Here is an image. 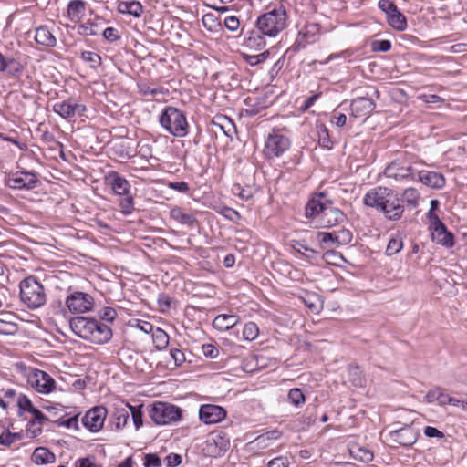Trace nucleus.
Here are the masks:
<instances>
[{
    "label": "nucleus",
    "mask_w": 467,
    "mask_h": 467,
    "mask_svg": "<svg viewBox=\"0 0 467 467\" xmlns=\"http://www.w3.org/2000/svg\"><path fill=\"white\" fill-rule=\"evenodd\" d=\"M161 126L174 137H184L188 133V122L184 113L175 107H166L159 118Z\"/></svg>",
    "instance_id": "obj_3"
},
{
    "label": "nucleus",
    "mask_w": 467,
    "mask_h": 467,
    "mask_svg": "<svg viewBox=\"0 0 467 467\" xmlns=\"http://www.w3.org/2000/svg\"><path fill=\"white\" fill-rule=\"evenodd\" d=\"M224 25L230 31H236L239 28L240 22L236 16H230L224 19Z\"/></svg>",
    "instance_id": "obj_55"
},
{
    "label": "nucleus",
    "mask_w": 467,
    "mask_h": 467,
    "mask_svg": "<svg viewBox=\"0 0 467 467\" xmlns=\"http://www.w3.org/2000/svg\"><path fill=\"white\" fill-rule=\"evenodd\" d=\"M226 417V411L223 408L213 405L204 404L200 407L199 419L204 424H215L222 421Z\"/></svg>",
    "instance_id": "obj_15"
},
{
    "label": "nucleus",
    "mask_w": 467,
    "mask_h": 467,
    "mask_svg": "<svg viewBox=\"0 0 467 467\" xmlns=\"http://www.w3.org/2000/svg\"><path fill=\"white\" fill-rule=\"evenodd\" d=\"M21 439L22 435L20 433L11 432L0 420V445L9 447Z\"/></svg>",
    "instance_id": "obj_29"
},
{
    "label": "nucleus",
    "mask_w": 467,
    "mask_h": 467,
    "mask_svg": "<svg viewBox=\"0 0 467 467\" xmlns=\"http://www.w3.org/2000/svg\"><path fill=\"white\" fill-rule=\"evenodd\" d=\"M202 353L207 358H214L218 357L219 350L215 346H213L212 344H204L202 346Z\"/></svg>",
    "instance_id": "obj_53"
},
{
    "label": "nucleus",
    "mask_w": 467,
    "mask_h": 467,
    "mask_svg": "<svg viewBox=\"0 0 467 467\" xmlns=\"http://www.w3.org/2000/svg\"><path fill=\"white\" fill-rule=\"evenodd\" d=\"M78 32L82 36H96L98 35L97 25L88 21L78 27Z\"/></svg>",
    "instance_id": "obj_43"
},
{
    "label": "nucleus",
    "mask_w": 467,
    "mask_h": 467,
    "mask_svg": "<svg viewBox=\"0 0 467 467\" xmlns=\"http://www.w3.org/2000/svg\"><path fill=\"white\" fill-rule=\"evenodd\" d=\"M55 455L48 449L45 447H38L35 449L32 454V461L36 464H47L55 461Z\"/></svg>",
    "instance_id": "obj_28"
},
{
    "label": "nucleus",
    "mask_w": 467,
    "mask_h": 467,
    "mask_svg": "<svg viewBox=\"0 0 467 467\" xmlns=\"http://www.w3.org/2000/svg\"><path fill=\"white\" fill-rule=\"evenodd\" d=\"M91 334L90 342L95 344H105L112 337V331L109 327L98 320L94 323Z\"/></svg>",
    "instance_id": "obj_23"
},
{
    "label": "nucleus",
    "mask_w": 467,
    "mask_h": 467,
    "mask_svg": "<svg viewBox=\"0 0 467 467\" xmlns=\"http://www.w3.org/2000/svg\"><path fill=\"white\" fill-rule=\"evenodd\" d=\"M27 383L40 394H49L56 389L55 379L47 372L36 368H26Z\"/></svg>",
    "instance_id": "obj_6"
},
{
    "label": "nucleus",
    "mask_w": 467,
    "mask_h": 467,
    "mask_svg": "<svg viewBox=\"0 0 467 467\" xmlns=\"http://www.w3.org/2000/svg\"><path fill=\"white\" fill-rule=\"evenodd\" d=\"M304 302L312 312L318 313L321 309V302L316 295L309 296Z\"/></svg>",
    "instance_id": "obj_47"
},
{
    "label": "nucleus",
    "mask_w": 467,
    "mask_h": 467,
    "mask_svg": "<svg viewBox=\"0 0 467 467\" xmlns=\"http://www.w3.org/2000/svg\"><path fill=\"white\" fill-rule=\"evenodd\" d=\"M53 110L61 118L69 119L76 116H82L86 110V106L78 103L73 99H68L54 104Z\"/></svg>",
    "instance_id": "obj_12"
},
{
    "label": "nucleus",
    "mask_w": 467,
    "mask_h": 467,
    "mask_svg": "<svg viewBox=\"0 0 467 467\" xmlns=\"http://www.w3.org/2000/svg\"><path fill=\"white\" fill-rule=\"evenodd\" d=\"M229 447L230 441L223 431L212 433L206 441L207 451L213 456H221Z\"/></svg>",
    "instance_id": "obj_17"
},
{
    "label": "nucleus",
    "mask_w": 467,
    "mask_h": 467,
    "mask_svg": "<svg viewBox=\"0 0 467 467\" xmlns=\"http://www.w3.org/2000/svg\"><path fill=\"white\" fill-rule=\"evenodd\" d=\"M437 402L441 406H444V405H447V404H450V405H452V406H456L459 403L458 399L450 397L441 388H440V394L438 395Z\"/></svg>",
    "instance_id": "obj_45"
},
{
    "label": "nucleus",
    "mask_w": 467,
    "mask_h": 467,
    "mask_svg": "<svg viewBox=\"0 0 467 467\" xmlns=\"http://www.w3.org/2000/svg\"><path fill=\"white\" fill-rule=\"evenodd\" d=\"M170 353L176 366H181L185 361V356L182 350L178 348H171Z\"/></svg>",
    "instance_id": "obj_56"
},
{
    "label": "nucleus",
    "mask_w": 467,
    "mask_h": 467,
    "mask_svg": "<svg viewBox=\"0 0 467 467\" xmlns=\"http://www.w3.org/2000/svg\"><path fill=\"white\" fill-rule=\"evenodd\" d=\"M107 417V409L97 406L87 411L82 419L83 425L92 432L99 431L104 425Z\"/></svg>",
    "instance_id": "obj_11"
},
{
    "label": "nucleus",
    "mask_w": 467,
    "mask_h": 467,
    "mask_svg": "<svg viewBox=\"0 0 467 467\" xmlns=\"http://www.w3.org/2000/svg\"><path fill=\"white\" fill-rule=\"evenodd\" d=\"M149 416L156 425H169L181 420L182 410L171 403L157 401L150 406Z\"/></svg>",
    "instance_id": "obj_5"
},
{
    "label": "nucleus",
    "mask_w": 467,
    "mask_h": 467,
    "mask_svg": "<svg viewBox=\"0 0 467 467\" xmlns=\"http://www.w3.org/2000/svg\"><path fill=\"white\" fill-rule=\"evenodd\" d=\"M350 454L357 460L363 462H370L373 460V453L364 447L354 446L350 450Z\"/></svg>",
    "instance_id": "obj_34"
},
{
    "label": "nucleus",
    "mask_w": 467,
    "mask_h": 467,
    "mask_svg": "<svg viewBox=\"0 0 467 467\" xmlns=\"http://www.w3.org/2000/svg\"><path fill=\"white\" fill-rule=\"evenodd\" d=\"M35 40L37 44L48 47L57 45V38L46 26H41L36 29Z\"/></svg>",
    "instance_id": "obj_25"
},
{
    "label": "nucleus",
    "mask_w": 467,
    "mask_h": 467,
    "mask_svg": "<svg viewBox=\"0 0 467 467\" xmlns=\"http://www.w3.org/2000/svg\"><path fill=\"white\" fill-rule=\"evenodd\" d=\"M350 108L354 117H365L374 110L375 103L367 97H358L352 100Z\"/></svg>",
    "instance_id": "obj_19"
},
{
    "label": "nucleus",
    "mask_w": 467,
    "mask_h": 467,
    "mask_svg": "<svg viewBox=\"0 0 467 467\" xmlns=\"http://www.w3.org/2000/svg\"><path fill=\"white\" fill-rule=\"evenodd\" d=\"M424 434L429 438L442 439L444 437V433L442 431L431 426L425 427Z\"/></svg>",
    "instance_id": "obj_57"
},
{
    "label": "nucleus",
    "mask_w": 467,
    "mask_h": 467,
    "mask_svg": "<svg viewBox=\"0 0 467 467\" xmlns=\"http://www.w3.org/2000/svg\"><path fill=\"white\" fill-rule=\"evenodd\" d=\"M161 465V459L155 454H147L145 456V467H160Z\"/></svg>",
    "instance_id": "obj_54"
},
{
    "label": "nucleus",
    "mask_w": 467,
    "mask_h": 467,
    "mask_svg": "<svg viewBox=\"0 0 467 467\" xmlns=\"http://www.w3.org/2000/svg\"><path fill=\"white\" fill-rule=\"evenodd\" d=\"M389 435L392 441L397 444L409 447L417 441L419 432L411 425H404L400 429L391 431Z\"/></svg>",
    "instance_id": "obj_13"
},
{
    "label": "nucleus",
    "mask_w": 467,
    "mask_h": 467,
    "mask_svg": "<svg viewBox=\"0 0 467 467\" xmlns=\"http://www.w3.org/2000/svg\"><path fill=\"white\" fill-rule=\"evenodd\" d=\"M170 214L173 220L187 226H193V224L197 222L192 213L185 212L181 207L172 208L170 212Z\"/></svg>",
    "instance_id": "obj_26"
},
{
    "label": "nucleus",
    "mask_w": 467,
    "mask_h": 467,
    "mask_svg": "<svg viewBox=\"0 0 467 467\" xmlns=\"http://www.w3.org/2000/svg\"><path fill=\"white\" fill-rule=\"evenodd\" d=\"M245 45L249 48L260 50L265 47V41L258 32H252L251 36L246 39Z\"/></svg>",
    "instance_id": "obj_35"
},
{
    "label": "nucleus",
    "mask_w": 467,
    "mask_h": 467,
    "mask_svg": "<svg viewBox=\"0 0 467 467\" xmlns=\"http://www.w3.org/2000/svg\"><path fill=\"white\" fill-rule=\"evenodd\" d=\"M17 405L20 410L30 411L34 408L32 401L26 396H20L18 398Z\"/></svg>",
    "instance_id": "obj_60"
},
{
    "label": "nucleus",
    "mask_w": 467,
    "mask_h": 467,
    "mask_svg": "<svg viewBox=\"0 0 467 467\" xmlns=\"http://www.w3.org/2000/svg\"><path fill=\"white\" fill-rule=\"evenodd\" d=\"M403 247L402 239L399 236L393 237L389 240L387 248L386 254L389 256L398 254Z\"/></svg>",
    "instance_id": "obj_38"
},
{
    "label": "nucleus",
    "mask_w": 467,
    "mask_h": 467,
    "mask_svg": "<svg viewBox=\"0 0 467 467\" xmlns=\"http://www.w3.org/2000/svg\"><path fill=\"white\" fill-rule=\"evenodd\" d=\"M85 11V2L82 0H72L67 5V15L72 21H78Z\"/></svg>",
    "instance_id": "obj_30"
},
{
    "label": "nucleus",
    "mask_w": 467,
    "mask_h": 467,
    "mask_svg": "<svg viewBox=\"0 0 467 467\" xmlns=\"http://www.w3.org/2000/svg\"><path fill=\"white\" fill-rule=\"evenodd\" d=\"M20 298L28 308H38L47 300L45 288L34 276L26 277L20 283Z\"/></svg>",
    "instance_id": "obj_4"
},
{
    "label": "nucleus",
    "mask_w": 467,
    "mask_h": 467,
    "mask_svg": "<svg viewBox=\"0 0 467 467\" xmlns=\"http://www.w3.org/2000/svg\"><path fill=\"white\" fill-rule=\"evenodd\" d=\"M95 321L94 318L78 316L69 320V326L78 337L90 341Z\"/></svg>",
    "instance_id": "obj_14"
},
{
    "label": "nucleus",
    "mask_w": 467,
    "mask_h": 467,
    "mask_svg": "<svg viewBox=\"0 0 467 467\" xmlns=\"http://www.w3.org/2000/svg\"><path fill=\"white\" fill-rule=\"evenodd\" d=\"M287 398L290 403L295 405L296 407L303 405L306 401L305 395L303 394L302 390L298 388L291 389L288 392Z\"/></svg>",
    "instance_id": "obj_36"
},
{
    "label": "nucleus",
    "mask_w": 467,
    "mask_h": 467,
    "mask_svg": "<svg viewBox=\"0 0 467 467\" xmlns=\"http://www.w3.org/2000/svg\"><path fill=\"white\" fill-rule=\"evenodd\" d=\"M133 423L135 425L136 430L140 429L143 424V414L141 412L140 409H133L132 414H131Z\"/></svg>",
    "instance_id": "obj_59"
},
{
    "label": "nucleus",
    "mask_w": 467,
    "mask_h": 467,
    "mask_svg": "<svg viewBox=\"0 0 467 467\" xmlns=\"http://www.w3.org/2000/svg\"><path fill=\"white\" fill-rule=\"evenodd\" d=\"M0 316V320L4 323V326L8 328L9 334L14 333L16 330V325L13 321L16 317L10 312L1 313Z\"/></svg>",
    "instance_id": "obj_42"
},
{
    "label": "nucleus",
    "mask_w": 467,
    "mask_h": 467,
    "mask_svg": "<svg viewBox=\"0 0 467 467\" xmlns=\"http://www.w3.org/2000/svg\"><path fill=\"white\" fill-rule=\"evenodd\" d=\"M107 183L110 185L113 192L118 195H128L130 192V182L117 171H110L106 176Z\"/></svg>",
    "instance_id": "obj_20"
},
{
    "label": "nucleus",
    "mask_w": 467,
    "mask_h": 467,
    "mask_svg": "<svg viewBox=\"0 0 467 467\" xmlns=\"http://www.w3.org/2000/svg\"><path fill=\"white\" fill-rule=\"evenodd\" d=\"M337 236H335L336 244L339 245H346L349 244L352 240V234L348 229H341L336 232Z\"/></svg>",
    "instance_id": "obj_40"
},
{
    "label": "nucleus",
    "mask_w": 467,
    "mask_h": 467,
    "mask_svg": "<svg viewBox=\"0 0 467 467\" xmlns=\"http://www.w3.org/2000/svg\"><path fill=\"white\" fill-rule=\"evenodd\" d=\"M348 379L355 387H362L365 382L364 375L360 368L357 366H348Z\"/></svg>",
    "instance_id": "obj_32"
},
{
    "label": "nucleus",
    "mask_w": 467,
    "mask_h": 467,
    "mask_svg": "<svg viewBox=\"0 0 467 467\" xmlns=\"http://www.w3.org/2000/svg\"><path fill=\"white\" fill-rule=\"evenodd\" d=\"M318 141L319 144L324 148L330 149L332 147V142L329 139L328 130L324 125H321L319 127Z\"/></svg>",
    "instance_id": "obj_44"
},
{
    "label": "nucleus",
    "mask_w": 467,
    "mask_h": 467,
    "mask_svg": "<svg viewBox=\"0 0 467 467\" xmlns=\"http://www.w3.org/2000/svg\"><path fill=\"white\" fill-rule=\"evenodd\" d=\"M403 200L412 207L418 205L419 193L413 188H408L403 192Z\"/></svg>",
    "instance_id": "obj_41"
},
{
    "label": "nucleus",
    "mask_w": 467,
    "mask_h": 467,
    "mask_svg": "<svg viewBox=\"0 0 467 467\" xmlns=\"http://www.w3.org/2000/svg\"><path fill=\"white\" fill-rule=\"evenodd\" d=\"M133 204L134 202L132 196H130L129 194L126 195V197L119 203L121 213L126 215L130 214L133 211Z\"/></svg>",
    "instance_id": "obj_48"
},
{
    "label": "nucleus",
    "mask_w": 467,
    "mask_h": 467,
    "mask_svg": "<svg viewBox=\"0 0 467 467\" xmlns=\"http://www.w3.org/2000/svg\"><path fill=\"white\" fill-rule=\"evenodd\" d=\"M286 20V11L283 5H280L261 15L257 18L256 26L262 35L275 37L285 28Z\"/></svg>",
    "instance_id": "obj_2"
},
{
    "label": "nucleus",
    "mask_w": 467,
    "mask_h": 467,
    "mask_svg": "<svg viewBox=\"0 0 467 467\" xmlns=\"http://www.w3.org/2000/svg\"><path fill=\"white\" fill-rule=\"evenodd\" d=\"M419 180L426 186L433 189H441L445 184L444 176L436 171H421L418 174Z\"/></svg>",
    "instance_id": "obj_21"
},
{
    "label": "nucleus",
    "mask_w": 467,
    "mask_h": 467,
    "mask_svg": "<svg viewBox=\"0 0 467 467\" xmlns=\"http://www.w3.org/2000/svg\"><path fill=\"white\" fill-rule=\"evenodd\" d=\"M77 467H100L98 466L90 458H81L76 462Z\"/></svg>",
    "instance_id": "obj_64"
},
{
    "label": "nucleus",
    "mask_w": 467,
    "mask_h": 467,
    "mask_svg": "<svg viewBox=\"0 0 467 467\" xmlns=\"http://www.w3.org/2000/svg\"><path fill=\"white\" fill-rule=\"evenodd\" d=\"M326 197L325 193L320 192L315 194L306 203L305 208V215L306 218H314L316 216L321 217L323 211L327 207L328 201L323 202L322 199Z\"/></svg>",
    "instance_id": "obj_18"
},
{
    "label": "nucleus",
    "mask_w": 467,
    "mask_h": 467,
    "mask_svg": "<svg viewBox=\"0 0 467 467\" xmlns=\"http://www.w3.org/2000/svg\"><path fill=\"white\" fill-rule=\"evenodd\" d=\"M268 55H269L268 50L262 52L258 55H249L246 57V61L250 65L254 66V65L264 62L267 58Z\"/></svg>",
    "instance_id": "obj_51"
},
{
    "label": "nucleus",
    "mask_w": 467,
    "mask_h": 467,
    "mask_svg": "<svg viewBox=\"0 0 467 467\" xmlns=\"http://www.w3.org/2000/svg\"><path fill=\"white\" fill-rule=\"evenodd\" d=\"M103 36L111 42H114L119 38V36L118 35V30L114 27H107L103 31Z\"/></svg>",
    "instance_id": "obj_61"
},
{
    "label": "nucleus",
    "mask_w": 467,
    "mask_h": 467,
    "mask_svg": "<svg viewBox=\"0 0 467 467\" xmlns=\"http://www.w3.org/2000/svg\"><path fill=\"white\" fill-rule=\"evenodd\" d=\"M290 146L287 137L273 131L268 135L264 152L267 158L278 157L283 154Z\"/></svg>",
    "instance_id": "obj_9"
},
{
    "label": "nucleus",
    "mask_w": 467,
    "mask_h": 467,
    "mask_svg": "<svg viewBox=\"0 0 467 467\" xmlns=\"http://www.w3.org/2000/svg\"><path fill=\"white\" fill-rule=\"evenodd\" d=\"M440 394V388H434L430 389L424 396V401L427 403L437 402L438 395Z\"/></svg>",
    "instance_id": "obj_62"
},
{
    "label": "nucleus",
    "mask_w": 467,
    "mask_h": 467,
    "mask_svg": "<svg viewBox=\"0 0 467 467\" xmlns=\"http://www.w3.org/2000/svg\"><path fill=\"white\" fill-rule=\"evenodd\" d=\"M413 172L414 169L411 161L404 157L392 161L384 170V175L395 181L413 179Z\"/></svg>",
    "instance_id": "obj_7"
},
{
    "label": "nucleus",
    "mask_w": 467,
    "mask_h": 467,
    "mask_svg": "<svg viewBox=\"0 0 467 467\" xmlns=\"http://www.w3.org/2000/svg\"><path fill=\"white\" fill-rule=\"evenodd\" d=\"M6 64H8V67L6 69H8L11 74L16 75V74H19L22 72L21 65L15 59H7L6 58Z\"/></svg>",
    "instance_id": "obj_63"
},
{
    "label": "nucleus",
    "mask_w": 467,
    "mask_h": 467,
    "mask_svg": "<svg viewBox=\"0 0 467 467\" xmlns=\"http://www.w3.org/2000/svg\"><path fill=\"white\" fill-rule=\"evenodd\" d=\"M240 322V317L237 315L221 314L215 317L213 321V327L219 331H225Z\"/></svg>",
    "instance_id": "obj_24"
},
{
    "label": "nucleus",
    "mask_w": 467,
    "mask_h": 467,
    "mask_svg": "<svg viewBox=\"0 0 467 467\" xmlns=\"http://www.w3.org/2000/svg\"><path fill=\"white\" fill-rule=\"evenodd\" d=\"M259 334V328L257 325L254 322H248L244 325V330H243V337L247 341H253L254 340Z\"/></svg>",
    "instance_id": "obj_37"
},
{
    "label": "nucleus",
    "mask_w": 467,
    "mask_h": 467,
    "mask_svg": "<svg viewBox=\"0 0 467 467\" xmlns=\"http://www.w3.org/2000/svg\"><path fill=\"white\" fill-rule=\"evenodd\" d=\"M39 181L37 175L33 171H17L13 177L8 178L6 185L15 190H33L35 189Z\"/></svg>",
    "instance_id": "obj_10"
},
{
    "label": "nucleus",
    "mask_w": 467,
    "mask_h": 467,
    "mask_svg": "<svg viewBox=\"0 0 467 467\" xmlns=\"http://www.w3.org/2000/svg\"><path fill=\"white\" fill-rule=\"evenodd\" d=\"M379 7L387 15V17L397 10V5L389 0H380L379 2Z\"/></svg>",
    "instance_id": "obj_50"
},
{
    "label": "nucleus",
    "mask_w": 467,
    "mask_h": 467,
    "mask_svg": "<svg viewBox=\"0 0 467 467\" xmlns=\"http://www.w3.org/2000/svg\"><path fill=\"white\" fill-rule=\"evenodd\" d=\"M290 461L285 456L275 457L268 462V467H288Z\"/></svg>",
    "instance_id": "obj_52"
},
{
    "label": "nucleus",
    "mask_w": 467,
    "mask_h": 467,
    "mask_svg": "<svg viewBox=\"0 0 467 467\" xmlns=\"http://www.w3.org/2000/svg\"><path fill=\"white\" fill-rule=\"evenodd\" d=\"M66 306L71 313H85L94 306L93 297L83 292H74L66 299Z\"/></svg>",
    "instance_id": "obj_8"
},
{
    "label": "nucleus",
    "mask_w": 467,
    "mask_h": 467,
    "mask_svg": "<svg viewBox=\"0 0 467 467\" xmlns=\"http://www.w3.org/2000/svg\"><path fill=\"white\" fill-rule=\"evenodd\" d=\"M81 58L88 62L90 64V67L93 68L98 67L101 63V57L99 54L91 51H83L81 53Z\"/></svg>",
    "instance_id": "obj_39"
},
{
    "label": "nucleus",
    "mask_w": 467,
    "mask_h": 467,
    "mask_svg": "<svg viewBox=\"0 0 467 467\" xmlns=\"http://www.w3.org/2000/svg\"><path fill=\"white\" fill-rule=\"evenodd\" d=\"M347 220L346 214L332 206V202H328L327 207L323 211L319 222L321 227L330 228L337 224L342 223Z\"/></svg>",
    "instance_id": "obj_16"
},
{
    "label": "nucleus",
    "mask_w": 467,
    "mask_h": 467,
    "mask_svg": "<svg viewBox=\"0 0 467 467\" xmlns=\"http://www.w3.org/2000/svg\"><path fill=\"white\" fill-rule=\"evenodd\" d=\"M388 22L391 27L398 31H403L407 27L406 17L398 9L388 17Z\"/></svg>",
    "instance_id": "obj_31"
},
{
    "label": "nucleus",
    "mask_w": 467,
    "mask_h": 467,
    "mask_svg": "<svg viewBox=\"0 0 467 467\" xmlns=\"http://www.w3.org/2000/svg\"><path fill=\"white\" fill-rule=\"evenodd\" d=\"M280 436L281 432L279 431H272L258 436L254 440V442L256 443V445H260L264 441H271L273 440H277L278 438H280Z\"/></svg>",
    "instance_id": "obj_46"
},
{
    "label": "nucleus",
    "mask_w": 467,
    "mask_h": 467,
    "mask_svg": "<svg viewBox=\"0 0 467 467\" xmlns=\"http://www.w3.org/2000/svg\"><path fill=\"white\" fill-rule=\"evenodd\" d=\"M335 236H337L336 232H331V233L319 232V233H317V238L323 244H327L328 242H332V243L336 244Z\"/></svg>",
    "instance_id": "obj_58"
},
{
    "label": "nucleus",
    "mask_w": 467,
    "mask_h": 467,
    "mask_svg": "<svg viewBox=\"0 0 467 467\" xmlns=\"http://www.w3.org/2000/svg\"><path fill=\"white\" fill-rule=\"evenodd\" d=\"M364 204L381 211L389 220H399L404 212L400 198L386 187H377L368 192Z\"/></svg>",
    "instance_id": "obj_1"
},
{
    "label": "nucleus",
    "mask_w": 467,
    "mask_h": 467,
    "mask_svg": "<svg viewBox=\"0 0 467 467\" xmlns=\"http://www.w3.org/2000/svg\"><path fill=\"white\" fill-rule=\"evenodd\" d=\"M118 10L120 13L131 15L135 17H140L142 14L143 7L141 4L137 1H123L119 4Z\"/></svg>",
    "instance_id": "obj_27"
},
{
    "label": "nucleus",
    "mask_w": 467,
    "mask_h": 467,
    "mask_svg": "<svg viewBox=\"0 0 467 467\" xmlns=\"http://www.w3.org/2000/svg\"><path fill=\"white\" fill-rule=\"evenodd\" d=\"M432 240L437 244H442L446 247H452L454 245L453 234L449 232L443 223L431 227Z\"/></svg>",
    "instance_id": "obj_22"
},
{
    "label": "nucleus",
    "mask_w": 467,
    "mask_h": 467,
    "mask_svg": "<svg viewBox=\"0 0 467 467\" xmlns=\"http://www.w3.org/2000/svg\"><path fill=\"white\" fill-rule=\"evenodd\" d=\"M152 340L155 348L158 350L165 349L169 345V336L168 334L161 328H157L152 333Z\"/></svg>",
    "instance_id": "obj_33"
},
{
    "label": "nucleus",
    "mask_w": 467,
    "mask_h": 467,
    "mask_svg": "<svg viewBox=\"0 0 467 467\" xmlns=\"http://www.w3.org/2000/svg\"><path fill=\"white\" fill-rule=\"evenodd\" d=\"M373 51L388 52L391 48L389 40H375L371 44Z\"/></svg>",
    "instance_id": "obj_49"
}]
</instances>
